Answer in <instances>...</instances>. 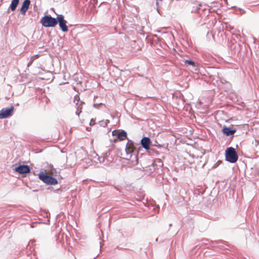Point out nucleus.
Listing matches in <instances>:
<instances>
[{"label":"nucleus","mask_w":259,"mask_h":259,"mask_svg":"<svg viewBox=\"0 0 259 259\" xmlns=\"http://www.w3.org/2000/svg\"><path fill=\"white\" fill-rule=\"evenodd\" d=\"M171 226H172V224H170L169 225V227H171Z\"/></svg>","instance_id":"26"},{"label":"nucleus","mask_w":259,"mask_h":259,"mask_svg":"<svg viewBox=\"0 0 259 259\" xmlns=\"http://www.w3.org/2000/svg\"><path fill=\"white\" fill-rule=\"evenodd\" d=\"M104 105V104H103V103H99V104L96 103V104H94L93 105V106H94L95 108H99V106H100V105Z\"/></svg>","instance_id":"23"},{"label":"nucleus","mask_w":259,"mask_h":259,"mask_svg":"<svg viewBox=\"0 0 259 259\" xmlns=\"http://www.w3.org/2000/svg\"><path fill=\"white\" fill-rule=\"evenodd\" d=\"M222 132L224 135L230 136L233 135L236 132V130L224 125L222 128Z\"/></svg>","instance_id":"12"},{"label":"nucleus","mask_w":259,"mask_h":259,"mask_svg":"<svg viewBox=\"0 0 259 259\" xmlns=\"http://www.w3.org/2000/svg\"><path fill=\"white\" fill-rule=\"evenodd\" d=\"M94 157V161L96 163H104V165H107L109 163L113 161V158L112 156H110V152H107L105 156L100 157L97 153L95 154Z\"/></svg>","instance_id":"6"},{"label":"nucleus","mask_w":259,"mask_h":259,"mask_svg":"<svg viewBox=\"0 0 259 259\" xmlns=\"http://www.w3.org/2000/svg\"><path fill=\"white\" fill-rule=\"evenodd\" d=\"M157 240H158V238H156V241H157Z\"/></svg>","instance_id":"28"},{"label":"nucleus","mask_w":259,"mask_h":259,"mask_svg":"<svg viewBox=\"0 0 259 259\" xmlns=\"http://www.w3.org/2000/svg\"><path fill=\"white\" fill-rule=\"evenodd\" d=\"M197 246H195L194 248V249H195L196 248H197Z\"/></svg>","instance_id":"27"},{"label":"nucleus","mask_w":259,"mask_h":259,"mask_svg":"<svg viewBox=\"0 0 259 259\" xmlns=\"http://www.w3.org/2000/svg\"><path fill=\"white\" fill-rule=\"evenodd\" d=\"M77 97H74V102L76 100H77V102L76 103V106H77V108H76L77 111H76L75 113L78 116H79L80 113L81 112L82 105L83 104H84V103L82 101H80L79 99L77 100Z\"/></svg>","instance_id":"15"},{"label":"nucleus","mask_w":259,"mask_h":259,"mask_svg":"<svg viewBox=\"0 0 259 259\" xmlns=\"http://www.w3.org/2000/svg\"><path fill=\"white\" fill-rule=\"evenodd\" d=\"M14 110V107L13 105L2 108L0 110V119L11 117L13 115Z\"/></svg>","instance_id":"8"},{"label":"nucleus","mask_w":259,"mask_h":259,"mask_svg":"<svg viewBox=\"0 0 259 259\" xmlns=\"http://www.w3.org/2000/svg\"><path fill=\"white\" fill-rule=\"evenodd\" d=\"M151 144V140L150 138L148 137H144L140 141V144L142 148L147 151L150 152L151 151L155 152L156 155H158L159 152L154 149L153 148H150V145Z\"/></svg>","instance_id":"7"},{"label":"nucleus","mask_w":259,"mask_h":259,"mask_svg":"<svg viewBox=\"0 0 259 259\" xmlns=\"http://www.w3.org/2000/svg\"><path fill=\"white\" fill-rule=\"evenodd\" d=\"M49 167L50 168V173L52 175L55 177L59 176L60 175L59 171L54 168L53 165H51Z\"/></svg>","instance_id":"18"},{"label":"nucleus","mask_w":259,"mask_h":259,"mask_svg":"<svg viewBox=\"0 0 259 259\" xmlns=\"http://www.w3.org/2000/svg\"><path fill=\"white\" fill-rule=\"evenodd\" d=\"M19 3V0H12L8 10V12L9 13L10 10L13 12L15 11Z\"/></svg>","instance_id":"16"},{"label":"nucleus","mask_w":259,"mask_h":259,"mask_svg":"<svg viewBox=\"0 0 259 259\" xmlns=\"http://www.w3.org/2000/svg\"><path fill=\"white\" fill-rule=\"evenodd\" d=\"M220 243V242L219 241H210L208 239L204 238L201 240V243L199 244L198 245H200V247L204 246L205 248H209L211 247H215Z\"/></svg>","instance_id":"10"},{"label":"nucleus","mask_w":259,"mask_h":259,"mask_svg":"<svg viewBox=\"0 0 259 259\" xmlns=\"http://www.w3.org/2000/svg\"><path fill=\"white\" fill-rule=\"evenodd\" d=\"M95 124H96L95 120L94 119L92 118L90 121V125L91 126H93V125H95Z\"/></svg>","instance_id":"22"},{"label":"nucleus","mask_w":259,"mask_h":259,"mask_svg":"<svg viewBox=\"0 0 259 259\" xmlns=\"http://www.w3.org/2000/svg\"><path fill=\"white\" fill-rule=\"evenodd\" d=\"M185 65L188 66H192L195 70H197L198 64L190 59L185 60Z\"/></svg>","instance_id":"17"},{"label":"nucleus","mask_w":259,"mask_h":259,"mask_svg":"<svg viewBox=\"0 0 259 259\" xmlns=\"http://www.w3.org/2000/svg\"><path fill=\"white\" fill-rule=\"evenodd\" d=\"M40 23L45 27H54L57 24V17L54 18L50 15L41 17Z\"/></svg>","instance_id":"4"},{"label":"nucleus","mask_w":259,"mask_h":259,"mask_svg":"<svg viewBox=\"0 0 259 259\" xmlns=\"http://www.w3.org/2000/svg\"><path fill=\"white\" fill-rule=\"evenodd\" d=\"M155 146H157L159 148H161L162 146L161 145H160V144H158V145H155Z\"/></svg>","instance_id":"25"},{"label":"nucleus","mask_w":259,"mask_h":259,"mask_svg":"<svg viewBox=\"0 0 259 259\" xmlns=\"http://www.w3.org/2000/svg\"><path fill=\"white\" fill-rule=\"evenodd\" d=\"M109 122V121L107 119L103 120L99 122L100 125L103 127H105L106 126H107Z\"/></svg>","instance_id":"21"},{"label":"nucleus","mask_w":259,"mask_h":259,"mask_svg":"<svg viewBox=\"0 0 259 259\" xmlns=\"http://www.w3.org/2000/svg\"><path fill=\"white\" fill-rule=\"evenodd\" d=\"M141 149L139 144H135L132 141L128 140L125 148V153L122 154L123 158L128 160L127 163L129 167L137 169L139 167L138 165V154L139 150Z\"/></svg>","instance_id":"1"},{"label":"nucleus","mask_w":259,"mask_h":259,"mask_svg":"<svg viewBox=\"0 0 259 259\" xmlns=\"http://www.w3.org/2000/svg\"><path fill=\"white\" fill-rule=\"evenodd\" d=\"M14 170L19 174H26L30 172V168L28 165H19L16 166Z\"/></svg>","instance_id":"11"},{"label":"nucleus","mask_w":259,"mask_h":259,"mask_svg":"<svg viewBox=\"0 0 259 259\" xmlns=\"http://www.w3.org/2000/svg\"><path fill=\"white\" fill-rule=\"evenodd\" d=\"M225 160L231 163H236L238 159V155L235 149L230 147L225 150Z\"/></svg>","instance_id":"3"},{"label":"nucleus","mask_w":259,"mask_h":259,"mask_svg":"<svg viewBox=\"0 0 259 259\" xmlns=\"http://www.w3.org/2000/svg\"><path fill=\"white\" fill-rule=\"evenodd\" d=\"M115 134H116L117 139L119 141H122L127 137V133L123 130H120L119 131H113L112 132L113 135H114Z\"/></svg>","instance_id":"13"},{"label":"nucleus","mask_w":259,"mask_h":259,"mask_svg":"<svg viewBox=\"0 0 259 259\" xmlns=\"http://www.w3.org/2000/svg\"><path fill=\"white\" fill-rule=\"evenodd\" d=\"M163 165V162L159 158L155 159L152 163L146 167L144 171L149 174H151L154 171H156L157 174H160L162 171V167Z\"/></svg>","instance_id":"2"},{"label":"nucleus","mask_w":259,"mask_h":259,"mask_svg":"<svg viewBox=\"0 0 259 259\" xmlns=\"http://www.w3.org/2000/svg\"><path fill=\"white\" fill-rule=\"evenodd\" d=\"M30 5V0H24L20 9V13L21 14L24 15L28 9Z\"/></svg>","instance_id":"14"},{"label":"nucleus","mask_w":259,"mask_h":259,"mask_svg":"<svg viewBox=\"0 0 259 259\" xmlns=\"http://www.w3.org/2000/svg\"><path fill=\"white\" fill-rule=\"evenodd\" d=\"M38 178L44 183L49 185H55L58 183L57 179L48 175L46 172H39L38 174Z\"/></svg>","instance_id":"5"},{"label":"nucleus","mask_w":259,"mask_h":259,"mask_svg":"<svg viewBox=\"0 0 259 259\" xmlns=\"http://www.w3.org/2000/svg\"><path fill=\"white\" fill-rule=\"evenodd\" d=\"M38 57V55H35L33 56H32L30 59L29 62L27 64V67H29L31 65L32 63L33 62L34 60Z\"/></svg>","instance_id":"20"},{"label":"nucleus","mask_w":259,"mask_h":259,"mask_svg":"<svg viewBox=\"0 0 259 259\" xmlns=\"http://www.w3.org/2000/svg\"><path fill=\"white\" fill-rule=\"evenodd\" d=\"M259 145V141L258 140H255L254 141V145L255 147H257Z\"/></svg>","instance_id":"24"},{"label":"nucleus","mask_w":259,"mask_h":259,"mask_svg":"<svg viewBox=\"0 0 259 259\" xmlns=\"http://www.w3.org/2000/svg\"><path fill=\"white\" fill-rule=\"evenodd\" d=\"M202 6L201 4H199L198 6H196V8H193L192 10V12L194 13H200V11L202 9L203 11L204 10V9H202Z\"/></svg>","instance_id":"19"},{"label":"nucleus","mask_w":259,"mask_h":259,"mask_svg":"<svg viewBox=\"0 0 259 259\" xmlns=\"http://www.w3.org/2000/svg\"><path fill=\"white\" fill-rule=\"evenodd\" d=\"M57 24H59L60 29L64 32H67L68 30L67 26V21L64 19V16L62 14H58L57 17Z\"/></svg>","instance_id":"9"}]
</instances>
